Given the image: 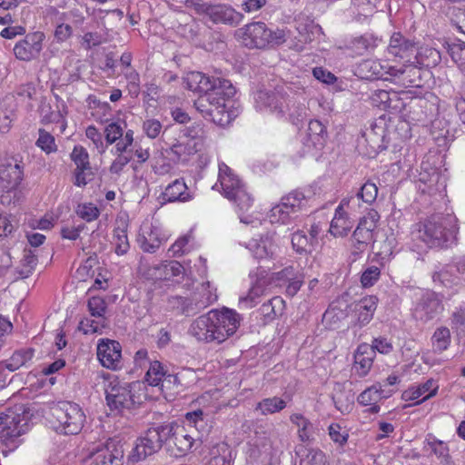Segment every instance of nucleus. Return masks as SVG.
Listing matches in <instances>:
<instances>
[{
	"label": "nucleus",
	"mask_w": 465,
	"mask_h": 465,
	"mask_svg": "<svg viewBox=\"0 0 465 465\" xmlns=\"http://www.w3.org/2000/svg\"><path fill=\"white\" fill-rule=\"evenodd\" d=\"M184 81L189 90L203 93L194 102L203 118L226 126L238 115L233 100L235 88L230 81L206 76L201 72L189 73Z\"/></svg>",
	"instance_id": "obj_1"
},
{
	"label": "nucleus",
	"mask_w": 465,
	"mask_h": 465,
	"mask_svg": "<svg viewBox=\"0 0 465 465\" xmlns=\"http://www.w3.org/2000/svg\"><path fill=\"white\" fill-rule=\"evenodd\" d=\"M241 320L234 310H211L192 322L189 332L199 341L220 344L236 332Z\"/></svg>",
	"instance_id": "obj_2"
},
{
	"label": "nucleus",
	"mask_w": 465,
	"mask_h": 465,
	"mask_svg": "<svg viewBox=\"0 0 465 465\" xmlns=\"http://www.w3.org/2000/svg\"><path fill=\"white\" fill-rule=\"evenodd\" d=\"M418 238L430 248H449L458 242L460 227L453 213H435L420 222Z\"/></svg>",
	"instance_id": "obj_3"
},
{
	"label": "nucleus",
	"mask_w": 465,
	"mask_h": 465,
	"mask_svg": "<svg viewBox=\"0 0 465 465\" xmlns=\"http://www.w3.org/2000/svg\"><path fill=\"white\" fill-rule=\"evenodd\" d=\"M218 182L223 195L235 205L241 222L249 223L250 221L243 216V213L252 208L253 199L243 183L224 163H219Z\"/></svg>",
	"instance_id": "obj_4"
},
{
	"label": "nucleus",
	"mask_w": 465,
	"mask_h": 465,
	"mask_svg": "<svg viewBox=\"0 0 465 465\" xmlns=\"http://www.w3.org/2000/svg\"><path fill=\"white\" fill-rule=\"evenodd\" d=\"M29 415L23 405H15L0 412V440L10 449H15L19 437L28 430Z\"/></svg>",
	"instance_id": "obj_5"
},
{
	"label": "nucleus",
	"mask_w": 465,
	"mask_h": 465,
	"mask_svg": "<svg viewBox=\"0 0 465 465\" xmlns=\"http://www.w3.org/2000/svg\"><path fill=\"white\" fill-rule=\"evenodd\" d=\"M54 429L65 435H74L81 431L85 415L80 406L70 401H60L51 409Z\"/></svg>",
	"instance_id": "obj_6"
},
{
	"label": "nucleus",
	"mask_w": 465,
	"mask_h": 465,
	"mask_svg": "<svg viewBox=\"0 0 465 465\" xmlns=\"http://www.w3.org/2000/svg\"><path fill=\"white\" fill-rule=\"evenodd\" d=\"M172 431V424H163L149 428L137 439L135 446L128 456L130 462H138L157 452L166 443Z\"/></svg>",
	"instance_id": "obj_7"
},
{
	"label": "nucleus",
	"mask_w": 465,
	"mask_h": 465,
	"mask_svg": "<svg viewBox=\"0 0 465 465\" xmlns=\"http://www.w3.org/2000/svg\"><path fill=\"white\" fill-rule=\"evenodd\" d=\"M139 386V382H124L115 377L110 379L104 389L108 406L117 411L130 409L135 403L132 391Z\"/></svg>",
	"instance_id": "obj_8"
},
{
	"label": "nucleus",
	"mask_w": 465,
	"mask_h": 465,
	"mask_svg": "<svg viewBox=\"0 0 465 465\" xmlns=\"http://www.w3.org/2000/svg\"><path fill=\"white\" fill-rule=\"evenodd\" d=\"M289 96L281 92L259 90L254 94V106L259 112L271 114L277 118L286 117Z\"/></svg>",
	"instance_id": "obj_9"
},
{
	"label": "nucleus",
	"mask_w": 465,
	"mask_h": 465,
	"mask_svg": "<svg viewBox=\"0 0 465 465\" xmlns=\"http://www.w3.org/2000/svg\"><path fill=\"white\" fill-rule=\"evenodd\" d=\"M124 450L120 441L110 439L91 450L84 465H123Z\"/></svg>",
	"instance_id": "obj_10"
},
{
	"label": "nucleus",
	"mask_w": 465,
	"mask_h": 465,
	"mask_svg": "<svg viewBox=\"0 0 465 465\" xmlns=\"http://www.w3.org/2000/svg\"><path fill=\"white\" fill-rule=\"evenodd\" d=\"M25 163L19 155L0 160V184L7 191L16 189L24 178Z\"/></svg>",
	"instance_id": "obj_11"
},
{
	"label": "nucleus",
	"mask_w": 465,
	"mask_h": 465,
	"mask_svg": "<svg viewBox=\"0 0 465 465\" xmlns=\"http://www.w3.org/2000/svg\"><path fill=\"white\" fill-rule=\"evenodd\" d=\"M194 9L198 14L206 15L213 23H223L235 25L242 20V15L227 5H208L205 3L194 4Z\"/></svg>",
	"instance_id": "obj_12"
},
{
	"label": "nucleus",
	"mask_w": 465,
	"mask_h": 465,
	"mask_svg": "<svg viewBox=\"0 0 465 465\" xmlns=\"http://www.w3.org/2000/svg\"><path fill=\"white\" fill-rule=\"evenodd\" d=\"M203 144V130L198 124L187 128L184 135L172 146V152L180 159L187 160V157L201 151Z\"/></svg>",
	"instance_id": "obj_13"
},
{
	"label": "nucleus",
	"mask_w": 465,
	"mask_h": 465,
	"mask_svg": "<svg viewBox=\"0 0 465 465\" xmlns=\"http://www.w3.org/2000/svg\"><path fill=\"white\" fill-rule=\"evenodd\" d=\"M45 35L42 32L27 34L25 38L18 41L14 46L15 56L21 60L29 62L38 57L43 49Z\"/></svg>",
	"instance_id": "obj_14"
},
{
	"label": "nucleus",
	"mask_w": 465,
	"mask_h": 465,
	"mask_svg": "<svg viewBox=\"0 0 465 465\" xmlns=\"http://www.w3.org/2000/svg\"><path fill=\"white\" fill-rule=\"evenodd\" d=\"M442 310L441 300L432 292H424L413 309V317L427 322L435 318Z\"/></svg>",
	"instance_id": "obj_15"
},
{
	"label": "nucleus",
	"mask_w": 465,
	"mask_h": 465,
	"mask_svg": "<svg viewBox=\"0 0 465 465\" xmlns=\"http://www.w3.org/2000/svg\"><path fill=\"white\" fill-rule=\"evenodd\" d=\"M272 450L271 432L261 425L248 442L247 453L253 460H267L271 456Z\"/></svg>",
	"instance_id": "obj_16"
},
{
	"label": "nucleus",
	"mask_w": 465,
	"mask_h": 465,
	"mask_svg": "<svg viewBox=\"0 0 465 465\" xmlns=\"http://www.w3.org/2000/svg\"><path fill=\"white\" fill-rule=\"evenodd\" d=\"M97 358L104 367L118 370L122 367V346L116 341L102 339L97 345Z\"/></svg>",
	"instance_id": "obj_17"
},
{
	"label": "nucleus",
	"mask_w": 465,
	"mask_h": 465,
	"mask_svg": "<svg viewBox=\"0 0 465 465\" xmlns=\"http://www.w3.org/2000/svg\"><path fill=\"white\" fill-rule=\"evenodd\" d=\"M242 43L249 48H263L269 45V29L262 22H255L245 25L238 32Z\"/></svg>",
	"instance_id": "obj_18"
},
{
	"label": "nucleus",
	"mask_w": 465,
	"mask_h": 465,
	"mask_svg": "<svg viewBox=\"0 0 465 465\" xmlns=\"http://www.w3.org/2000/svg\"><path fill=\"white\" fill-rule=\"evenodd\" d=\"M166 241L160 227L152 223H143L137 236L139 247L145 252H154Z\"/></svg>",
	"instance_id": "obj_19"
},
{
	"label": "nucleus",
	"mask_w": 465,
	"mask_h": 465,
	"mask_svg": "<svg viewBox=\"0 0 465 465\" xmlns=\"http://www.w3.org/2000/svg\"><path fill=\"white\" fill-rule=\"evenodd\" d=\"M379 217L378 213L370 212L367 216L361 220L353 232L351 242L359 251H362L372 241V232L377 226Z\"/></svg>",
	"instance_id": "obj_20"
},
{
	"label": "nucleus",
	"mask_w": 465,
	"mask_h": 465,
	"mask_svg": "<svg viewBox=\"0 0 465 465\" xmlns=\"http://www.w3.org/2000/svg\"><path fill=\"white\" fill-rule=\"evenodd\" d=\"M439 385L434 379H429L421 384H414L402 391L401 399L404 401H414L412 405H419L438 393Z\"/></svg>",
	"instance_id": "obj_21"
},
{
	"label": "nucleus",
	"mask_w": 465,
	"mask_h": 465,
	"mask_svg": "<svg viewBox=\"0 0 465 465\" xmlns=\"http://www.w3.org/2000/svg\"><path fill=\"white\" fill-rule=\"evenodd\" d=\"M278 285L286 284V293L294 296L301 289L305 274L299 266H287L282 271L273 274Z\"/></svg>",
	"instance_id": "obj_22"
},
{
	"label": "nucleus",
	"mask_w": 465,
	"mask_h": 465,
	"mask_svg": "<svg viewBox=\"0 0 465 465\" xmlns=\"http://www.w3.org/2000/svg\"><path fill=\"white\" fill-rule=\"evenodd\" d=\"M361 76L369 79L391 80V75L397 74L396 66L388 61L368 59L363 61L359 67Z\"/></svg>",
	"instance_id": "obj_23"
},
{
	"label": "nucleus",
	"mask_w": 465,
	"mask_h": 465,
	"mask_svg": "<svg viewBox=\"0 0 465 465\" xmlns=\"http://www.w3.org/2000/svg\"><path fill=\"white\" fill-rule=\"evenodd\" d=\"M378 298L373 295L365 296L353 304L352 322L361 328L367 325L372 319L377 309Z\"/></svg>",
	"instance_id": "obj_24"
},
{
	"label": "nucleus",
	"mask_w": 465,
	"mask_h": 465,
	"mask_svg": "<svg viewBox=\"0 0 465 465\" xmlns=\"http://www.w3.org/2000/svg\"><path fill=\"white\" fill-rule=\"evenodd\" d=\"M246 248L252 252L255 259L264 260L274 256L277 245L273 241V235L267 232L251 239L247 242Z\"/></svg>",
	"instance_id": "obj_25"
},
{
	"label": "nucleus",
	"mask_w": 465,
	"mask_h": 465,
	"mask_svg": "<svg viewBox=\"0 0 465 465\" xmlns=\"http://www.w3.org/2000/svg\"><path fill=\"white\" fill-rule=\"evenodd\" d=\"M394 393L393 390H384L381 383L377 382L365 389L357 398L358 402L363 406H370L371 413H378L381 410L378 404L382 399H387Z\"/></svg>",
	"instance_id": "obj_26"
},
{
	"label": "nucleus",
	"mask_w": 465,
	"mask_h": 465,
	"mask_svg": "<svg viewBox=\"0 0 465 465\" xmlns=\"http://www.w3.org/2000/svg\"><path fill=\"white\" fill-rule=\"evenodd\" d=\"M144 380L150 386L157 387L161 391H163L165 383L176 382L178 381L176 376L167 374L163 365L158 361H150Z\"/></svg>",
	"instance_id": "obj_27"
},
{
	"label": "nucleus",
	"mask_w": 465,
	"mask_h": 465,
	"mask_svg": "<svg viewBox=\"0 0 465 465\" xmlns=\"http://www.w3.org/2000/svg\"><path fill=\"white\" fill-rule=\"evenodd\" d=\"M375 352L367 343L360 344L354 353L353 370L360 377H365L371 371Z\"/></svg>",
	"instance_id": "obj_28"
},
{
	"label": "nucleus",
	"mask_w": 465,
	"mask_h": 465,
	"mask_svg": "<svg viewBox=\"0 0 465 465\" xmlns=\"http://www.w3.org/2000/svg\"><path fill=\"white\" fill-rule=\"evenodd\" d=\"M294 23L300 35L299 41L302 43L312 42L317 35L322 33V27L306 15H298Z\"/></svg>",
	"instance_id": "obj_29"
},
{
	"label": "nucleus",
	"mask_w": 465,
	"mask_h": 465,
	"mask_svg": "<svg viewBox=\"0 0 465 465\" xmlns=\"http://www.w3.org/2000/svg\"><path fill=\"white\" fill-rule=\"evenodd\" d=\"M290 421L297 429V436L302 442L314 440L316 429L313 423L303 414L298 412L291 414Z\"/></svg>",
	"instance_id": "obj_30"
},
{
	"label": "nucleus",
	"mask_w": 465,
	"mask_h": 465,
	"mask_svg": "<svg viewBox=\"0 0 465 465\" xmlns=\"http://www.w3.org/2000/svg\"><path fill=\"white\" fill-rule=\"evenodd\" d=\"M415 51L414 44L400 33H394L390 40L388 53L400 58H408Z\"/></svg>",
	"instance_id": "obj_31"
},
{
	"label": "nucleus",
	"mask_w": 465,
	"mask_h": 465,
	"mask_svg": "<svg viewBox=\"0 0 465 465\" xmlns=\"http://www.w3.org/2000/svg\"><path fill=\"white\" fill-rule=\"evenodd\" d=\"M165 202H187L192 199V195L187 185L182 179H176L168 184L162 194Z\"/></svg>",
	"instance_id": "obj_32"
},
{
	"label": "nucleus",
	"mask_w": 465,
	"mask_h": 465,
	"mask_svg": "<svg viewBox=\"0 0 465 465\" xmlns=\"http://www.w3.org/2000/svg\"><path fill=\"white\" fill-rule=\"evenodd\" d=\"M172 424V431L169 434V439L166 443L173 444L180 454H184L189 451L193 444V438L188 434L183 427L176 424Z\"/></svg>",
	"instance_id": "obj_33"
},
{
	"label": "nucleus",
	"mask_w": 465,
	"mask_h": 465,
	"mask_svg": "<svg viewBox=\"0 0 465 465\" xmlns=\"http://www.w3.org/2000/svg\"><path fill=\"white\" fill-rule=\"evenodd\" d=\"M267 281L265 278L258 279L250 288L248 293L239 299L241 309H251L257 305L260 298L265 294Z\"/></svg>",
	"instance_id": "obj_34"
},
{
	"label": "nucleus",
	"mask_w": 465,
	"mask_h": 465,
	"mask_svg": "<svg viewBox=\"0 0 465 465\" xmlns=\"http://www.w3.org/2000/svg\"><path fill=\"white\" fill-rule=\"evenodd\" d=\"M352 227L348 213L337 206L334 216L331 220L329 232L334 237H344L348 234Z\"/></svg>",
	"instance_id": "obj_35"
},
{
	"label": "nucleus",
	"mask_w": 465,
	"mask_h": 465,
	"mask_svg": "<svg viewBox=\"0 0 465 465\" xmlns=\"http://www.w3.org/2000/svg\"><path fill=\"white\" fill-rule=\"evenodd\" d=\"M217 299L216 289L206 282L201 285L198 292L193 293L191 302L194 303L195 310H202L215 302Z\"/></svg>",
	"instance_id": "obj_36"
},
{
	"label": "nucleus",
	"mask_w": 465,
	"mask_h": 465,
	"mask_svg": "<svg viewBox=\"0 0 465 465\" xmlns=\"http://www.w3.org/2000/svg\"><path fill=\"white\" fill-rule=\"evenodd\" d=\"M151 270L154 271L152 276L156 280H170L173 277L180 276L184 271L183 265L176 261H171L167 263H159Z\"/></svg>",
	"instance_id": "obj_37"
},
{
	"label": "nucleus",
	"mask_w": 465,
	"mask_h": 465,
	"mask_svg": "<svg viewBox=\"0 0 465 465\" xmlns=\"http://www.w3.org/2000/svg\"><path fill=\"white\" fill-rule=\"evenodd\" d=\"M425 444V448L432 452L441 463L445 465H450L451 463L450 449L446 442L440 440L433 436H429L426 439Z\"/></svg>",
	"instance_id": "obj_38"
},
{
	"label": "nucleus",
	"mask_w": 465,
	"mask_h": 465,
	"mask_svg": "<svg viewBox=\"0 0 465 465\" xmlns=\"http://www.w3.org/2000/svg\"><path fill=\"white\" fill-rule=\"evenodd\" d=\"M416 60L422 66L434 67L441 61V54L436 48L423 45L418 48Z\"/></svg>",
	"instance_id": "obj_39"
},
{
	"label": "nucleus",
	"mask_w": 465,
	"mask_h": 465,
	"mask_svg": "<svg viewBox=\"0 0 465 465\" xmlns=\"http://www.w3.org/2000/svg\"><path fill=\"white\" fill-rule=\"evenodd\" d=\"M284 309V301L275 296L270 299L267 302H264L260 308V313L263 317L264 323L273 321L276 316L282 313Z\"/></svg>",
	"instance_id": "obj_40"
},
{
	"label": "nucleus",
	"mask_w": 465,
	"mask_h": 465,
	"mask_svg": "<svg viewBox=\"0 0 465 465\" xmlns=\"http://www.w3.org/2000/svg\"><path fill=\"white\" fill-rule=\"evenodd\" d=\"M395 74L391 75V79H398L399 83L406 86L419 85L417 80L420 78V69L412 64L403 65L400 68L396 67Z\"/></svg>",
	"instance_id": "obj_41"
},
{
	"label": "nucleus",
	"mask_w": 465,
	"mask_h": 465,
	"mask_svg": "<svg viewBox=\"0 0 465 465\" xmlns=\"http://www.w3.org/2000/svg\"><path fill=\"white\" fill-rule=\"evenodd\" d=\"M186 425L190 428H194L202 435L207 434L209 431V425L207 415L203 413L201 409L193 411L187 412L184 417Z\"/></svg>",
	"instance_id": "obj_42"
},
{
	"label": "nucleus",
	"mask_w": 465,
	"mask_h": 465,
	"mask_svg": "<svg viewBox=\"0 0 465 465\" xmlns=\"http://www.w3.org/2000/svg\"><path fill=\"white\" fill-rule=\"evenodd\" d=\"M287 406V402L279 397L265 398L256 404L255 411L261 415H271L282 411Z\"/></svg>",
	"instance_id": "obj_43"
},
{
	"label": "nucleus",
	"mask_w": 465,
	"mask_h": 465,
	"mask_svg": "<svg viewBox=\"0 0 465 465\" xmlns=\"http://www.w3.org/2000/svg\"><path fill=\"white\" fill-rule=\"evenodd\" d=\"M462 266L464 267L462 272H460V267L454 265H447L443 267L440 271L434 272L432 276L434 282H440L446 287L457 284L458 277L455 276V272H459L460 273L464 274L465 263Z\"/></svg>",
	"instance_id": "obj_44"
},
{
	"label": "nucleus",
	"mask_w": 465,
	"mask_h": 465,
	"mask_svg": "<svg viewBox=\"0 0 465 465\" xmlns=\"http://www.w3.org/2000/svg\"><path fill=\"white\" fill-rule=\"evenodd\" d=\"M194 247V237L193 235V232L190 231L187 233L180 236L169 248L168 252L171 253V256H181Z\"/></svg>",
	"instance_id": "obj_45"
},
{
	"label": "nucleus",
	"mask_w": 465,
	"mask_h": 465,
	"mask_svg": "<svg viewBox=\"0 0 465 465\" xmlns=\"http://www.w3.org/2000/svg\"><path fill=\"white\" fill-rule=\"evenodd\" d=\"M281 203L294 214L307 206L308 199L303 193L293 191L282 197Z\"/></svg>",
	"instance_id": "obj_46"
},
{
	"label": "nucleus",
	"mask_w": 465,
	"mask_h": 465,
	"mask_svg": "<svg viewBox=\"0 0 465 465\" xmlns=\"http://www.w3.org/2000/svg\"><path fill=\"white\" fill-rule=\"evenodd\" d=\"M307 136L314 147H322L325 143V127L320 121L311 120L308 124Z\"/></svg>",
	"instance_id": "obj_47"
},
{
	"label": "nucleus",
	"mask_w": 465,
	"mask_h": 465,
	"mask_svg": "<svg viewBox=\"0 0 465 465\" xmlns=\"http://www.w3.org/2000/svg\"><path fill=\"white\" fill-rule=\"evenodd\" d=\"M431 344L434 352L441 353L446 351L450 344V331L446 327L436 329L432 337Z\"/></svg>",
	"instance_id": "obj_48"
},
{
	"label": "nucleus",
	"mask_w": 465,
	"mask_h": 465,
	"mask_svg": "<svg viewBox=\"0 0 465 465\" xmlns=\"http://www.w3.org/2000/svg\"><path fill=\"white\" fill-rule=\"evenodd\" d=\"M42 122L45 124L56 123L62 119V116H66L68 114L67 107L64 103L58 104L56 110H51L50 105L43 104L40 109Z\"/></svg>",
	"instance_id": "obj_49"
},
{
	"label": "nucleus",
	"mask_w": 465,
	"mask_h": 465,
	"mask_svg": "<svg viewBox=\"0 0 465 465\" xmlns=\"http://www.w3.org/2000/svg\"><path fill=\"white\" fill-rule=\"evenodd\" d=\"M33 357V351L30 349H22L15 351L13 355L5 361V368L11 371L18 370L24 366Z\"/></svg>",
	"instance_id": "obj_50"
},
{
	"label": "nucleus",
	"mask_w": 465,
	"mask_h": 465,
	"mask_svg": "<svg viewBox=\"0 0 465 465\" xmlns=\"http://www.w3.org/2000/svg\"><path fill=\"white\" fill-rule=\"evenodd\" d=\"M444 46L453 62L457 64L462 71H465V43L460 40L451 44L446 42Z\"/></svg>",
	"instance_id": "obj_51"
},
{
	"label": "nucleus",
	"mask_w": 465,
	"mask_h": 465,
	"mask_svg": "<svg viewBox=\"0 0 465 465\" xmlns=\"http://www.w3.org/2000/svg\"><path fill=\"white\" fill-rule=\"evenodd\" d=\"M292 215L291 211L280 203L270 210L267 217L272 224H286L291 221Z\"/></svg>",
	"instance_id": "obj_52"
},
{
	"label": "nucleus",
	"mask_w": 465,
	"mask_h": 465,
	"mask_svg": "<svg viewBox=\"0 0 465 465\" xmlns=\"http://www.w3.org/2000/svg\"><path fill=\"white\" fill-rule=\"evenodd\" d=\"M292 244L293 249L299 253L311 252L316 245L310 237L303 232L298 231L292 237Z\"/></svg>",
	"instance_id": "obj_53"
},
{
	"label": "nucleus",
	"mask_w": 465,
	"mask_h": 465,
	"mask_svg": "<svg viewBox=\"0 0 465 465\" xmlns=\"http://www.w3.org/2000/svg\"><path fill=\"white\" fill-rule=\"evenodd\" d=\"M113 244L114 246V251L118 255H124L129 251L130 244L125 228L117 227L114 229Z\"/></svg>",
	"instance_id": "obj_54"
},
{
	"label": "nucleus",
	"mask_w": 465,
	"mask_h": 465,
	"mask_svg": "<svg viewBox=\"0 0 465 465\" xmlns=\"http://www.w3.org/2000/svg\"><path fill=\"white\" fill-rule=\"evenodd\" d=\"M327 459L323 451L319 449L305 450L302 454L299 465H326Z\"/></svg>",
	"instance_id": "obj_55"
},
{
	"label": "nucleus",
	"mask_w": 465,
	"mask_h": 465,
	"mask_svg": "<svg viewBox=\"0 0 465 465\" xmlns=\"http://www.w3.org/2000/svg\"><path fill=\"white\" fill-rule=\"evenodd\" d=\"M94 319L85 318L80 322V330L85 334L102 333L103 329L106 328L107 322L105 317H94Z\"/></svg>",
	"instance_id": "obj_56"
},
{
	"label": "nucleus",
	"mask_w": 465,
	"mask_h": 465,
	"mask_svg": "<svg viewBox=\"0 0 465 465\" xmlns=\"http://www.w3.org/2000/svg\"><path fill=\"white\" fill-rule=\"evenodd\" d=\"M287 104H289V108H285L286 116H289V119L292 122V124H298L304 119L307 114V109L305 105L297 104L292 98H289Z\"/></svg>",
	"instance_id": "obj_57"
},
{
	"label": "nucleus",
	"mask_w": 465,
	"mask_h": 465,
	"mask_svg": "<svg viewBox=\"0 0 465 465\" xmlns=\"http://www.w3.org/2000/svg\"><path fill=\"white\" fill-rule=\"evenodd\" d=\"M375 45V41L371 35H361L359 37H355L350 43V48L357 54L362 55L369 49L373 48Z\"/></svg>",
	"instance_id": "obj_58"
},
{
	"label": "nucleus",
	"mask_w": 465,
	"mask_h": 465,
	"mask_svg": "<svg viewBox=\"0 0 465 465\" xmlns=\"http://www.w3.org/2000/svg\"><path fill=\"white\" fill-rule=\"evenodd\" d=\"M75 213L87 223L96 220L100 215V210L92 203H79L75 209Z\"/></svg>",
	"instance_id": "obj_59"
},
{
	"label": "nucleus",
	"mask_w": 465,
	"mask_h": 465,
	"mask_svg": "<svg viewBox=\"0 0 465 465\" xmlns=\"http://www.w3.org/2000/svg\"><path fill=\"white\" fill-rule=\"evenodd\" d=\"M336 409L341 414L350 413L354 406V396L351 393H341L333 397Z\"/></svg>",
	"instance_id": "obj_60"
},
{
	"label": "nucleus",
	"mask_w": 465,
	"mask_h": 465,
	"mask_svg": "<svg viewBox=\"0 0 465 465\" xmlns=\"http://www.w3.org/2000/svg\"><path fill=\"white\" fill-rule=\"evenodd\" d=\"M391 95V99L388 102L389 104L386 105V111L390 112L391 114H401V116L406 117L407 114L404 113V111L406 110L407 104L403 101L401 95L395 91H392Z\"/></svg>",
	"instance_id": "obj_61"
},
{
	"label": "nucleus",
	"mask_w": 465,
	"mask_h": 465,
	"mask_svg": "<svg viewBox=\"0 0 465 465\" xmlns=\"http://www.w3.org/2000/svg\"><path fill=\"white\" fill-rule=\"evenodd\" d=\"M35 143L46 153H51L57 150L54 137L44 129H39V137Z\"/></svg>",
	"instance_id": "obj_62"
},
{
	"label": "nucleus",
	"mask_w": 465,
	"mask_h": 465,
	"mask_svg": "<svg viewBox=\"0 0 465 465\" xmlns=\"http://www.w3.org/2000/svg\"><path fill=\"white\" fill-rule=\"evenodd\" d=\"M71 159L76 165V167H82L85 170L89 168V154L85 148L81 145L74 146L73 152L71 153Z\"/></svg>",
	"instance_id": "obj_63"
},
{
	"label": "nucleus",
	"mask_w": 465,
	"mask_h": 465,
	"mask_svg": "<svg viewBox=\"0 0 465 465\" xmlns=\"http://www.w3.org/2000/svg\"><path fill=\"white\" fill-rule=\"evenodd\" d=\"M362 202L366 203H372L378 196V187L374 183L366 182L357 193Z\"/></svg>",
	"instance_id": "obj_64"
}]
</instances>
